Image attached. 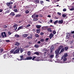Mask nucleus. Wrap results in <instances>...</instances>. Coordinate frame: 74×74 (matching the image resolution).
<instances>
[{
    "label": "nucleus",
    "instance_id": "nucleus-39",
    "mask_svg": "<svg viewBox=\"0 0 74 74\" xmlns=\"http://www.w3.org/2000/svg\"><path fill=\"white\" fill-rule=\"evenodd\" d=\"M58 20H56V21H55L54 22V25H56V24L57 23H58Z\"/></svg>",
    "mask_w": 74,
    "mask_h": 74
},
{
    "label": "nucleus",
    "instance_id": "nucleus-37",
    "mask_svg": "<svg viewBox=\"0 0 74 74\" xmlns=\"http://www.w3.org/2000/svg\"><path fill=\"white\" fill-rule=\"evenodd\" d=\"M3 51V49L1 48L0 49V53H1Z\"/></svg>",
    "mask_w": 74,
    "mask_h": 74
},
{
    "label": "nucleus",
    "instance_id": "nucleus-25",
    "mask_svg": "<svg viewBox=\"0 0 74 74\" xmlns=\"http://www.w3.org/2000/svg\"><path fill=\"white\" fill-rule=\"evenodd\" d=\"M15 37H17V38H18V37H19V35L17 34H16L14 35Z\"/></svg>",
    "mask_w": 74,
    "mask_h": 74
},
{
    "label": "nucleus",
    "instance_id": "nucleus-35",
    "mask_svg": "<svg viewBox=\"0 0 74 74\" xmlns=\"http://www.w3.org/2000/svg\"><path fill=\"white\" fill-rule=\"evenodd\" d=\"M34 54L35 55H38V56L39 55V53L37 52H35L34 53Z\"/></svg>",
    "mask_w": 74,
    "mask_h": 74
},
{
    "label": "nucleus",
    "instance_id": "nucleus-2",
    "mask_svg": "<svg viewBox=\"0 0 74 74\" xmlns=\"http://www.w3.org/2000/svg\"><path fill=\"white\" fill-rule=\"evenodd\" d=\"M4 58V59H7V58H12V55H10V52L7 53V54H5L3 56Z\"/></svg>",
    "mask_w": 74,
    "mask_h": 74
},
{
    "label": "nucleus",
    "instance_id": "nucleus-58",
    "mask_svg": "<svg viewBox=\"0 0 74 74\" xmlns=\"http://www.w3.org/2000/svg\"><path fill=\"white\" fill-rule=\"evenodd\" d=\"M70 10L71 11H73V10H74V8H71Z\"/></svg>",
    "mask_w": 74,
    "mask_h": 74
},
{
    "label": "nucleus",
    "instance_id": "nucleus-32",
    "mask_svg": "<svg viewBox=\"0 0 74 74\" xmlns=\"http://www.w3.org/2000/svg\"><path fill=\"white\" fill-rule=\"evenodd\" d=\"M39 46V45H38L36 44V45H35L34 47L35 48H38Z\"/></svg>",
    "mask_w": 74,
    "mask_h": 74
},
{
    "label": "nucleus",
    "instance_id": "nucleus-44",
    "mask_svg": "<svg viewBox=\"0 0 74 74\" xmlns=\"http://www.w3.org/2000/svg\"><path fill=\"white\" fill-rule=\"evenodd\" d=\"M5 41L7 42H10V40H5Z\"/></svg>",
    "mask_w": 74,
    "mask_h": 74
},
{
    "label": "nucleus",
    "instance_id": "nucleus-47",
    "mask_svg": "<svg viewBox=\"0 0 74 74\" xmlns=\"http://www.w3.org/2000/svg\"><path fill=\"white\" fill-rule=\"evenodd\" d=\"M8 34L9 35H11V34L12 33H11V32H8Z\"/></svg>",
    "mask_w": 74,
    "mask_h": 74
},
{
    "label": "nucleus",
    "instance_id": "nucleus-29",
    "mask_svg": "<svg viewBox=\"0 0 74 74\" xmlns=\"http://www.w3.org/2000/svg\"><path fill=\"white\" fill-rule=\"evenodd\" d=\"M62 16L63 18H65V17H66L67 15H66V14L64 13V14L62 15Z\"/></svg>",
    "mask_w": 74,
    "mask_h": 74
},
{
    "label": "nucleus",
    "instance_id": "nucleus-48",
    "mask_svg": "<svg viewBox=\"0 0 74 74\" xmlns=\"http://www.w3.org/2000/svg\"><path fill=\"white\" fill-rule=\"evenodd\" d=\"M63 11L64 12L66 11H67V9L66 8H64V9H63Z\"/></svg>",
    "mask_w": 74,
    "mask_h": 74
},
{
    "label": "nucleus",
    "instance_id": "nucleus-55",
    "mask_svg": "<svg viewBox=\"0 0 74 74\" xmlns=\"http://www.w3.org/2000/svg\"><path fill=\"white\" fill-rule=\"evenodd\" d=\"M49 22L50 23H52L53 22V20L51 19L50 20Z\"/></svg>",
    "mask_w": 74,
    "mask_h": 74
},
{
    "label": "nucleus",
    "instance_id": "nucleus-31",
    "mask_svg": "<svg viewBox=\"0 0 74 74\" xmlns=\"http://www.w3.org/2000/svg\"><path fill=\"white\" fill-rule=\"evenodd\" d=\"M64 48L65 49V51H67V50L68 49H69V47H64Z\"/></svg>",
    "mask_w": 74,
    "mask_h": 74
},
{
    "label": "nucleus",
    "instance_id": "nucleus-8",
    "mask_svg": "<svg viewBox=\"0 0 74 74\" xmlns=\"http://www.w3.org/2000/svg\"><path fill=\"white\" fill-rule=\"evenodd\" d=\"M9 15L10 16H15V14L14 12H11V13H10L9 14Z\"/></svg>",
    "mask_w": 74,
    "mask_h": 74
},
{
    "label": "nucleus",
    "instance_id": "nucleus-26",
    "mask_svg": "<svg viewBox=\"0 0 74 74\" xmlns=\"http://www.w3.org/2000/svg\"><path fill=\"white\" fill-rule=\"evenodd\" d=\"M32 18H35L36 17V14H34L33 15H32Z\"/></svg>",
    "mask_w": 74,
    "mask_h": 74
},
{
    "label": "nucleus",
    "instance_id": "nucleus-20",
    "mask_svg": "<svg viewBox=\"0 0 74 74\" xmlns=\"http://www.w3.org/2000/svg\"><path fill=\"white\" fill-rule=\"evenodd\" d=\"M17 8V5H14L13 6V9H16Z\"/></svg>",
    "mask_w": 74,
    "mask_h": 74
},
{
    "label": "nucleus",
    "instance_id": "nucleus-5",
    "mask_svg": "<svg viewBox=\"0 0 74 74\" xmlns=\"http://www.w3.org/2000/svg\"><path fill=\"white\" fill-rule=\"evenodd\" d=\"M20 58H18L17 59L18 60H22L23 59V56H20Z\"/></svg>",
    "mask_w": 74,
    "mask_h": 74
},
{
    "label": "nucleus",
    "instance_id": "nucleus-43",
    "mask_svg": "<svg viewBox=\"0 0 74 74\" xmlns=\"http://www.w3.org/2000/svg\"><path fill=\"white\" fill-rule=\"evenodd\" d=\"M40 4H44V2L43 1H40Z\"/></svg>",
    "mask_w": 74,
    "mask_h": 74
},
{
    "label": "nucleus",
    "instance_id": "nucleus-21",
    "mask_svg": "<svg viewBox=\"0 0 74 74\" xmlns=\"http://www.w3.org/2000/svg\"><path fill=\"white\" fill-rule=\"evenodd\" d=\"M53 54L50 55L49 57L51 58H53L54 57V53H53Z\"/></svg>",
    "mask_w": 74,
    "mask_h": 74
},
{
    "label": "nucleus",
    "instance_id": "nucleus-63",
    "mask_svg": "<svg viewBox=\"0 0 74 74\" xmlns=\"http://www.w3.org/2000/svg\"><path fill=\"white\" fill-rule=\"evenodd\" d=\"M71 34H74V31H71Z\"/></svg>",
    "mask_w": 74,
    "mask_h": 74
},
{
    "label": "nucleus",
    "instance_id": "nucleus-41",
    "mask_svg": "<svg viewBox=\"0 0 74 74\" xmlns=\"http://www.w3.org/2000/svg\"><path fill=\"white\" fill-rule=\"evenodd\" d=\"M29 37L31 39H32V38H33V35L31 34L30 36H29Z\"/></svg>",
    "mask_w": 74,
    "mask_h": 74
},
{
    "label": "nucleus",
    "instance_id": "nucleus-19",
    "mask_svg": "<svg viewBox=\"0 0 74 74\" xmlns=\"http://www.w3.org/2000/svg\"><path fill=\"white\" fill-rule=\"evenodd\" d=\"M14 49H13L11 50L10 51V53H14Z\"/></svg>",
    "mask_w": 74,
    "mask_h": 74
},
{
    "label": "nucleus",
    "instance_id": "nucleus-18",
    "mask_svg": "<svg viewBox=\"0 0 74 74\" xmlns=\"http://www.w3.org/2000/svg\"><path fill=\"white\" fill-rule=\"evenodd\" d=\"M64 48H63L61 49V51L60 52V53H62L63 52H64Z\"/></svg>",
    "mask_w": 74,
    "mask_h": 74
},
{
    "label": "nucleus",
    "instance_id": "nucleus-49",
    "mask_svg": "<svg viewBox=\"0 0 74 74\" xmlns=\"http://www.w3.org/2000/svg\"><path fill=\"white\" fill-rule=\"evenodd\" d=\"M3 27H4V28L6 29V28L7 27V26L6 25H4L3 26Z\"/></svg>",
    "mask_w": 74,
    "mask_h": 74
},
{
    "label": "nucleus",
    "instance_id": "nucleus-60",
    "mask_svg": "<svg viewBox=\"0 0 74 74\" xmlns=\"http://www.w3.org/2000/svg\"><path fill=\"white\" fill-rule=\"evenodd\" d=\"M3 9H0V12H1L2 11H3Z\"/></svg>",
    "mask_w": 74,
    "mask_h": 74
},
{
    "label": "nucleus",
    "instance_id": "nucleus-50",
    "mask_svg": "<svg viewBox=\"0 0 74 74\" xmlns=\"http://www.w3.org/2000/svg\"><path fill=\"white\" fill-rule=\"evenodd\" d=\"M57 14H58V15H59L60 16L61 15V13H60V12H58V13H57Z\"/></svg>",
    "mask_w": 74,
    "mask_h": 74
},
{
    "label": "nucleus",
    "instance_id": "nucleus-62",
    "mask_svg": "<svg viewBox=\"0 0 74 74\" xmlns=\"http://www.w3.org/2000/svg\"><path fill=\"white\" fill-rule=\"evenodd\" d=\"M17 27L14 28V30H16V29H17Z\"/></svg>",
    "mask_w": 74,
    "mask_h": 74
},
{
    "label": "nucleus",
    "instance_id": "nucleus-10",
    "mask_svg": "<svg viewBox=\"0 0 74 74\" xmlns=\"http://www.w3.org/2000/svg\"><path fill=\"white\" fill-rule=\"evenodd\" d=\"M54 36V35L52 33H51L50 34L49 36V37H50V39H51L52 38V37H53V36Z\"/></svg>",
    "mask_w": 74,
    "mask_h": 74
},
{
    "label": "nucleus",
    "instance_id": "nucleus-57",
    "mask_svg": "<svg viewBox=\"0 0 74 74\" xmlns=\"http://www.w3.org/2000/svg\"><path fill=\"white\" fill-rule=\"evenodd\" d=\"M56 58H58V56H59V55H58V54H56Z\"/></svg>",
    "mask_w": 74,
    "mask_h": 74
},
{
    "label": "nucleus",
    "instance_id": "nucleus-6",
    "mask_svg": "<svg viewBox=\"0 0 74 74\" xmlns=\"http://www.w3.org/2000/svg\"><path fill=\"white\" fill-rule=\"evenodd\" d=\"M54 49V46L53 45L51 46L50 48V53H51L53 52V50Z\"/></svg>",
    "mask_w": 74,
    "mask_h": 74
},
{
    "label": "nucleus",
    "instance_id": "nucleus-3",
    "mask_svg": "<svg viewBox=\"0 0 74 74\" xmlns=\"http://www.w3.org/2000/svg\"><path fill=\"white\" fill-rule=\"evenodd\" d=\"M20 51V49L18 48L14 52L13 54H16V53H19Z\"/></svg>",
    "mask_w": 74,
    "mask_h": 74
},
{
    "label": "nucleus",
    "instance_id": "nucleus-53",
    "mask_svg": "<svg viewBox=\"0 0 74 74\" xmlns=\"http://www.w3.org/2000/svg\"><path fill=\"white\" fill-rule=\"evenodd\" d=\"M13 27H14V28L15 27H17V26H16V25H13Z\"/></svg>",
    "mask_w": 74,
    "mask_h": 74
},
{
    "label": "nucleus",
    "instance_id": "nucleus-61",
    "mask_svg": "<svg viewBox=\"0 0 74 74\" xmlns=\"http://www.w3.org/2000/svg\"><path fill=\"white\" fill-rule=\"evenodd\" d=\"M40 35L42 36L44 34V33H43V32H41L40 33Z\"/></svg>",
    "mask_w": 74,
    "mask_h": 74
},
{
    "label": "nucleus",
    "instance_id": "nucleus-59",
    "mask_svg": "<svg viewBox=\"0 0 74 74\" xmlns=\"http://www.w3.org/2000/svg\"><path fill=\"white\" fill-rule=\"evenodd\" d=\"M35 17L36 18H38V15L37 14L35 15Z\"/></svg>",
    "mask_w": 74,
    "mask_h": 74
},
{
    "label": "nucleus",
    "instance_id": "nucleus-7",
    "mask_svg": "<svg viewBox=\"0 0 74 74\" xmlns=\"http://www.w3.org/2000/svg\"><path fill=\"white\" fill-rule=\"evenodd\" d=\"M32 58H33V57L32 56H28L26 58V60H31V59H32Z\"/></svg>",
    "mask_w": 74,
    "mask_h": 74
},
{
    "label": "nucleus",
    "instance_id": "nucleus-15",
    "mask_svg": "<svg viewBox=\"0 0 74 74\" xmlns=\"http://www.w3.org/2000/svg\"><path fill=\"white\" fill-rule=\"evenodd\" d=\"M47 30L48 32H52V30H51V27H49L47 28Z\"/></svg>",
    "mask_w": 74,
    "mask_h": 74
},
{
    "label": "nucleus",
    "instance_id": "nucleus-46",
    "mask_svg": "<svg viewBox=\"0 0 74 74\" xmlns=\"http://www.w3.org/2000/svg\"><path fill=\"white\" fill-rule=\"evenodd\" d=\"M10 10H6V11L5 13H9V12H10Z\"/></svg>",
    "mask_w": 74,
    "mask_h": 74
},
{
    "label": "nucleus",
    "instance_id": "nucleus-38",
    "mask_svg": "<svg viewBox=\"0 0 74 74\" xmlns=\"http://www.w3.org/2000/svg\"><path fill=\"white\" fill-rule=\"evenodd\" d=\"M35 36L36 38L39 37V35H38V34H35Z\"/></svg>",
    "mask_w": 74,
    "mask_h": 74
},
{
    "label": "nucleus",
    "instance_id": "nucleus-12",
    "mask_svg": "<svg viewBox=\"0 0 74 74\" xmlns=\"http://www.w3.org/2000/svg\"><path fill=\"white\" fill-rule=\"evenodd\" d=\"M28 34H24L22 36V37L23 38H25L26 37H27V36H28Z\"/></svg>",
    "mask_w": 74,
    "mask_h": 74
},
{
    "label": "nucleus",
    "instance_id": "nucleus-64",
    "mask_svg": "<svg viewBox=\"0 0 74 74\" xmlns=\"http://www.w3.org/2000/svg\"><path fill=\"white\" fill-rule=\"evenodd\" d=\"M31 43H32V42H31V41H29L28 43H29V44H31Z\"/></svg>",
    "mask_w": 74,
    "mask_h": 74
},
{
    "label": "nucleus",
    "instance_id": "nucleus-45",
    "mask_svg": "<svg viewBox=\"0 0 74 74\" xmlns=\"http://www.w3.org/2000/svg\"><path fill=\"white\" fill-rule=\"evenodd\" d=\"M27 55L28 56H30V52L29 51H28L27 53Z\"/></svg>",
    "mask_w": 74,
    "mask_h": 74
},
{
    "label": "nucleus",
    "instance_id": "nucleus-34",
    "mask_svg": "<svg viewBox=\"0 0 74 74\" xmlns=\"http://www.w3.org/2000/svg\"><path fill=\"white\" fill-rule=\"evenodd\" d=\"M36 57L35 56H34L33 57H32V60H35V59H36Z\"/></svg>",
    "mask_w": 74,
    "mask_h": 74
},
{
    "label": "nucleus",
    "instance_id": "nucleus-28",
    "mask_svg": "<svg viewBox=\"0 0 74 74\" xmlns=\"http://www.w3.org/2000/svg\"><path fill=\"white\" fill-rule=\"evenodd\" d=\"M34 21H37L38 19V18H34L33 19Z\"/></svg>",
    "mask_w": 74,
    "mask_h": 74
},
{
    "label": "nucleus",
    "instance_id": "nucleus-56",
    "mask_svg": "<svg viewBox=\"0 0 74 74\" xmlns=\"http://www.w3.org/2000/svg\"><path fill=\"white\" fill-rule=\"evenodd\" d=\"M30 24H29L28 25H27V26H26V27H30Z\"/></svg>",
    "mask_w": 74,
    "mask_h": 74
},
{
    "label": "nucleus",
    "instance_id": "nucleus-11",
    "mask_svg": "<svg viewBox=\"0 0 74 74\" xmlns=\"http://www.w3.org/2000/svg\"><path fill=\"white\" fill-rule=\"evenodd\" d=\"M60 51V50H59V49L56 50L55 51V53H56V54H59V53Z\"/></svg>",
    "mask_w": 74,
    "mask_h": 74
},
{
    "label": "nucleus",
    "instance_id": "nucleus-52",
    "mask_svg": "<svg viewBox=\"0 0 74 74\" xmlns=\"http://www.w3.org/2000/svg\"><path fill=\"white\" fill-rule=\"evenodd\" d=\"M47 52H45L43 53V54L44 55V56H45L46 55V54H47Z\"/></svg>",
    "mask_w": 74,
    "mask_h": 74
},
{
    "label": "nucleus",
    "instance_id": "nucleus-42",
    "mask_svg": "<svg viewBox=\"0 0 74 74\" xmlns=\"http://www.w3.org/2000/svg\"><path fill=\"white\" fill-rule=\"evenodd\" d=\"M53 34H55L56 33V32L55 30H53Z\"/></svg>",
    "mask_w": 74,
    "mask_h": 74
},
{
    "label": "nucleus",
    "instance_id": "nucleus-23",
    "mask_svg": "<svg viewBox=\"0 0 74 74\" xmlns=\"http://www.w3.org/2000/svg\"><path fill=\"white\" fill-rule=\"evenodd\" d=\"M13 2L10 1L9 3H10V4H12L15 2V0H12Z\"/></svg>",
    "mask_w": 74,
    "mask_h": 74
},
{
    "label": "nucleus",
    "instance_id": "nucleus-14",
    "mask_svg": "<svg viewBox=\"0 0 74 74\" xmlns=\"http://www.w3.org/2000/svg\"><path fill=\"white\" fill-rule=\"evenodd\" d=\"M23 27V25L19 27L17 29V31H18V30H20V29H22Z\"/></svg>",
    "mask_w": 74,
    "mask_h": 74
},
{
    "label": "nucleus",
    "instance_id": "nucleus-36",
    "mask_svg": "<svg viewBox=\"0 0 74 74\" xmlns=\"http://www.w3.org/2000/svg\"><path fill=\"white\" fill-rule=\"evenodd\" d=\"M68 56V54L67 53H65L64 55V58H66V57H67Z\"/></svg>",
    "mask_w": 74,
    "mask_h": 74
},
{
    "label": "nucleus",
    "instance_id": "nucleus-27",
    "mask_svg": "<svg viewBox=\"0 0 74 74\" xmlns=\"http://www.w3.org/2000/svg\"><path fill=\"white\" fill-rule=\"evenodd\" d=\"M36 27L37 29H40L41 27V26L37 25H36Z\"/></svg>",
    "mask_w": 74,
    "mask_h": 74
},
{
    "label": "nucleus",
    "instance_id": "nucleus-13",
    "mask_svg": "<svg viewBox=\"0 0 74 74\" xmlns=\"http://www.w3.org/2000/svg\"><path fill=\"white\" fill-rule=\"evenodd\" d=\"M63 20H59L58 21V23L59 24H62L63 23Z\"/></svg>",
    "mask_w": 74,
    "mask_h": 74
},
{
    "label": "nucleus",
    "instance_id": "nucleus-16",
    "mask_svg": "<svg viewBox=\"0 0 74 74\" xmlns=\"http://www.w3.org/2000/svg\"><path fill=\"white\" fill-rule=\"evenodd\" d=\"M63 48V46L62 45H61L60 46V47L58 48V49L59 51H60L61 49H62Z\"/></svg>",
    "mask_w": 74,
    "mask_h": 74
},
{
    "label": "nucleus",
    "instance_id": "nucleus-4",
    "mask_svg": "<svg viewBox=\"0 0 74 74\" xmlns=\"http://www.w3.org/2000/svg\"><path fill=\"white\" fill-rule=\"evenodd\" d=\"M1 36H2V37L4 38V37H7V35H6V34L5 32H3L1 33Z\"/></svg>",
    "mask_w": 74,
    "mask_h": 74
},
{
    "label": "nucleus",
    "instance_id": "nucleus-30",
    "mask_svg": "<svg viewBox=\"0 0 74 74\" xmlns=\"http://www.w3.org/2000/svg\"><path fill=\"white\" fill-rule=\"evenodd\" d=\"M13 11L14 12H18V10L16 9H14L13 10Z\"/></svg>",
    "mask_w": 74,
    "mask_h": 74
},
{
    "label": "nucleus",
    "instance_id": "nucleus-24",
    "mask_svg": "<svg viewBox=\"0 0 74 74\" xmlns=\"http://www.w3.org/2000/svg\"><path fill=\"white\" fill-rule=\"evenodd\" d=\"M40 0H34V2L36 3H39Z\"/></svg>",
    "mask_w": 74,
    "mask_h": 74
},
{
    "label": "nucleus",
    "instance_id": "nucleus-33",
    "mask_svg": "<svg viewBox=\"0 0 74 74\" xmlns=\"http://www.w3.org/2000/svg\"><path fill=\"white\" fill-rule=\"evenodd\" d=\"M6 4L7 5V6H8V7H9L10 5V2L8 3H7Z\"/></svg>",
    "mask_w": 74,
    "mask_h": 74
},
{
    "label": "nucleus",
    "instance_id": "nucleus-17",
    "mask_svg": "<svg viewBox=\"0 0 74 74\" xmlns=\"http://www.w3.org/2000/svg\"><path fill=\"white\" fill-rule=\"evenodd\" d=\"M21 16V14H16V15L15 16V18H17V17H20Z\"/></svg>",
    "mask_w": 74,
    "mask_h": 74
},
{
    "label": "nucleus",
    "instance_id": "nucleus-22",
    "mask_svg": "<svg viewBox=\"0 0 74 74\" xmlns=\"http://www.w3.org/2000/svg\"><path fill=\"white\" fill-rule=\"evenodd\" d=\"M40 32V29H36V33H39Z\"/></svg>",
    "mask_w": 74,
    "mask_h": 74
},
{
    "label": "nucleus",
    "instance_id": "nucleus-9",
    "mask_svg": "<svg viewBox=\"0 0 74 74\" xmlns=\"http://www.w3.org/2000/svg\"><path fill=\"white\" fill-rule=\"evenodd\" d=\"M19 45H20V43L17 42H16L14 44V45L16 46H19Z\"/></svg>",
    "mask_w": 74,
    "mask_h": 74
},
{
    "label": "nucleus",
    "instance_id": "nucleus-40",
    "mask_svg": "<svg viewBox=\"0 0 74 74\" xmlns=\"http://www.w3.org/2000/svg\"><path fill=\"white\" fill-rule=\"evenodd\" d=\"M23 51V49H20V52L21 53H22Z\"/></svg>",
    "mask_w": 74,
    "mask_h": 74
},
{
    "label": "nucleus",
    "instance_id": "nucleus-54",
    "mask_svg": "<svg viewBox=\"0 0 74 74\" xmlns=\"http://www.w3.org/2000/svg\"><path fill=\"white\" fill-rule=\"evenodd\" d=\"M44 40L43 39H40V41L41 42H44Z\"/></svg>",
    "mask_w": 74,
    "mask_h": 74
},
{
    "label": "nucleus",
    "instance_id": "nucleus-1",
    "mask_svg": "<svg viewBox=\"0 0 74 74\" xmlns=\"http://www.w3.org/2000/svg\"><path fill=\"white\" fill-rule=\"evenodd\" d=\"M26 8L28 10H27L25 11V14H29V11L30 10V9L32 8V6L31 5L27 6L26 7Z\"/></svg>",
    "mask_w": 74,
    "mask_h": 74
},
{
    "label": "nucleus",
    "instance_id": "nucleus-51",
    "mask_svg": "<svg viewBox=\"0 0 74 74\" xmlns=\"http://www.w3.org/2000/svg\"><path fill=\"white\" fill-rule=\"evenodd\" d=\"M63 61L64 62H65V61H66V60H67V58H64V59H63Z\"/></svg>",
    "mask_w": 74,
    "mask_h": 74
}]
</instances>
